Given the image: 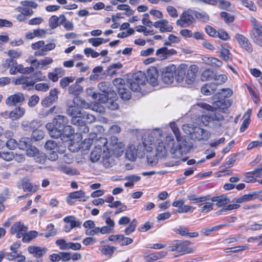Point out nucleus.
<instances>
[{
  "label": "nucleus",
  "instance_id": "f704fd0d",
  "mask_svg": "<svg viewBox=\"0 0 262 262\" xmlns=\"http://www.w3.org/2000/svg\"><path fill=\"white\" fill-rule=\"evenodd\" d=\"M108 94L94 93L93 98L100 103H105L108 102Z\"/></svg>",
  "mask_w": 262,
  "mask_h": 262
},
{
  "label": "nucleus",
  "instance_id": "2eb2a0df",
  "mask_svg": "<svg viewBox=\"0 0 262 262\" xmlns=\"http://www.w3.org/2000/svg\"><path fill=\"white\" fill-rule=\"evenodd\" d=\"M187 70V65L181 64L178 68L176 67V71L174 73V78L178 83L185 82V75Z\"/></svg>",
  "mask_w": 262,
  "mask_h": 262
},
{
  "label": "nucleus",
  "instance_id": "9d476101",
  "mask_svg": "<svg viewBox=\"0 0 262 262\" xmlns=\"http://www.w3.org/2000/svg\"><path fill=\"white\" fill-rule=\"evenodd\" d=\"M28 227L20 222L14 223L11 227L10 232L12 234H15L17 238L23 237L28 231Z\"/></svg>",
  "mask_w": 262,
  "mask_h": 262
},
{
  "label": "nucleus",
  "instance_id": "c03bdc74",
  "mask_svg": "<svg viewBox=\"0 0 262 262\" xmlns=\"http://www.w3.org/2000/svg\"><path fill=\"white\" fill-rule=\"evenodd\" d=\"M109 39H104L103 38H91L89 39V42L93 46L97 47L102 44L103 42H106L109 41Z\"/></svg>",
  "mask_w": 262,
  "mask_h": 262
},
{
  "label": "nucleus",
  "instance_id": "680f3d73",
  "mask_svg": "<svg viewBox=\"0 0 262 262\" xmlns=\"http://www.w3.org/2000/svg\"><path fill=\"white\" fill-rule=\"evenodd\" d=\"M56 244L60 250H68L69 242H67L64 239H58L56 241Z\"/></svg>",
  "mask_w": 262,
  "mask_h": 262
},
{
  "label": "nucleus",
  "instance_id": "9b49d317",
  "mask_svg": "<svg viewBox=\"0 0 262 262\" xmlns=\"http://www.w3.org/2000/svg\"><path fill=\"white\" fill-rule=\"evenodd\" d=\"M89 199V196L85 195V193L83 190H79L71 192L67 197V203L72 205L74 204L73 200H78L79 201L85 202Z\"/></svg>",
  "mask_w": 262,
  "mask_h": 262
},
{
  "label": "nucleus",
  "instance_id": "79ce46f5",
  "mask_svg": "<svg viewBox=\"0 0 262 262\" xmlns=\"http://www.w3.org/2000/svg\"><path fill=\"white\" fill-rule=\"evenodd\" d=\"M102 150L98 149L96 148L92 151L90 154V159L93 162L98 161L101 157Z\"/></svg>",
  "mask_w": 262,
  "mask_h": 262
},
{
  "label": "nucleus",
  "instance_id": "a211bd4d",
  "mask_svg": "<svg viewBox=\"0 0 262 262\" xmlns=\"http://www.w3.org/2000/svg\"><path fill=\"white\" fill-rule=\"evenodd\" d=\"M198 67L196 65H191L186 71L185 75V83L191 84L195 80Z\"/></svg>",
  "mask_w": 262,
  "mask_h": 262
},
{
  "label": "nucleus",
  "instance_id": "8fccbe9b",
  "mask_svg": "<svg viewBox=\"0 0 262 262\" xmlns=\"http://www.w3.org/2000/svg\"><path fill=\"white\" fill-rule=\"evenodd\" d=\"M167 254L166 251L156 252L148 256V259L151 260H156L165 256Z\"/></svg>",
  "mask_w": 262,
  "mask_h": 262
},
{
  "label": "nucleus",
  "instance_id": "473e14b6",
  "mask_svg": "<svg viewBox=\"0 0 262 262\" xmlns=\"http://www.w3.org/2000/svg\"><path fill=\"white\" fill-rule=\"evenodd\" d=\"M216 76L214 72L210 69L205 70L202 74L201 79L203 81L210 80L213 78L216 79Z\"/></svg>",
  "mask_w": 262,
  "mask_h": 262
},
{
  "label": "nucleus",
  "instance_id": "e2e57ef3",
  "mask_svg": "<svg viewBox=\"0 0 262 262\" xmlns=\"http://www.w3.org/2000/svg\"><path fill=\"white\" fill-rule=\"evenodd\" d=\"M75 133L74 129L68 124L65 126L63 129L62 130V135L66 137H69Z\"/></svg>",
  "mask_w": 262,
  "mask_h": 262
},
{
  "label": "nucleus",
  "instance_id": "09e8293b",
  "mask_svg": "<svg viewBox=\"0 0 262 262\" xmlns=\"http://www.w3.org/2000/svg\"><path fill=\"white\" fill-rule=\"evenodd\" d=\"M120 245H128L133 242L132 238L125 237L123 235L119 234L118 241Z\"/></svg>",
  "mask_w": 262,
  "mask_h": 262
},
{
  "label": "nucleus",
  "instance_id": "de8ad7c7",
  "mask_svg": "<svg viewBox=\"0 0 262 262\" xmlns=\"http://www.w3.org/2000/svg\"><path fill=\"white\" fill-rule=\"evenodd\" d=\"M16 64V61L12 58L6 59L2 65L4 68L11 69H14Z\"/></svg>",
  "mask_w": 262,
  "mask_h": 262
},
{
  "label": "nucleus",
  "instance_id": "5fc2aeb1",
  "mask_svg": "<svg viewBox=\"0 0 262 262\" xmlns=\"http://www.w3.org/2000/svg\"><path fill=\"white\" fill-rule=\"evenodd\" d=\"M126 158L130 161H134L136 158V151L135 150V147L132 148V147L127 149L125 153Z\"/></svg>",
  "mask_w": 262,
  "mask_h": 262
},
{
  "label": "nucleus",
  "instance_id": "0eeeda50",
  "mask_svg": "<svg viewBox=\"0 0 262 262\" xmlns=\"http://www.w3.org/2000/svg\"><path fill=\"white\" fill-rule=\"evenodd\" d=\"M191 243L188 241H177L169 247L170 250L171 251H177L181 253L182 254L191 253L194 251V250L190 246Z\"/></svg>",
  "mask_w": 262,
  "mask_h": 262
},
{
  "label": "nucleus",
  "instance_id": "4d7b16f0",
  "mask_svg": "<svg viewBox=\"0 0 262 262\" xmlns=\"http://www.w3.org/2000/svg\"><path fill=\"white\" fill-rule=\"evenodd\" d=\"M53 62V60L51 57H46L43 59L39 60V64H41L42 69H46L48 66L51 64Z\"/></svg>",
  "mask_w": 262,
  "mask_h": 262
},
{
  "label": "nucleus",
  "instance_id": "72a5a7b5",
  "mask_svg": "<svg viewBox=\"0 0 262 262\" xmlns=\"http://www.w3.org/2000/svg\"><path fill=\"white\" fill-rule=\"evenodd\" d=\"M18 147L21 150H25L31 144V139L29 138H21L17 143Z\"/></svg>",
  "mask_w": 262,
  "mask_h": 262
},
{
  "label": "nucleus",
  "instance_id": "e433bc0d",
  "mask_svg": "<svg viewBox=\"0 0 262 262\" xmlns=\"http://www.w3.org/2000/svg\"><path fill=\"white\" fill-rule=\"evenodd\" d=\"M75 80V77L73 76H67L62 78L59 82L60 86L62 89H66L69 85L70 83H72Z\"/></svg>",
  "mask_w": 262,
  "mask_h": 262
},
{
  "label": "nucleus",
  "instance_id": "13d9d810",
  "mask_svg": "<svg viewBox=\"0 0 262 262\" xmlns=\"http://www.w3.org/2000/svg\"><path fill=\"white\" fill-rule=\"evenodd\" d=\"M50 27L52 29H55L59 26V18L56 15L52 16L49 20Z\"/></svg>",
  "mask_w": 262,
  "mask_h": 262
},
{
  "label": "nucleus",
  "instance_id": "a19ab883",
  "mask_svg": "<svg viewBox=\"0 0 262 262\" xmlns=\"http://www.w3.org/2000/svg\"><path fill=\"white\" fill-rule=\"evenodd\" d=\"M44 136V132L42 130L36 128L33 130L31 137L34 141H39L43 139Z\"/></svg>",
  "mask_w": 262,
  "mask_h": 262
},
{
  "label": "nucleus",
  "instance_id": "6e6d98bb",
  "mask_svg": "<svg viewBox=\"0 0 262 262\" xmlns=\"http://www.w3.org/2000/svg\"><path fill=\"white\" fill-rule=\"evenodd\" d=\"M213 203L211 202H206L204 204L199 205L200 211L201 212H208L213 209Z\"/></svg>",
  "mask_w": 262,
  "mask_h": 262
},
{
  "label": "nucleus",
  "instance_id": "c9c22d12",
  "mask_svg": "<svg viewBox=\"0 0 262 262\" xmlns=\"http://www.w3.org/2000/svg\"><path fill=\"white\" fill-rule=\"evenodd\" d=\"M192 13L198 20L202 22L206 23L209 20V16L205 12H199L196 11H193Z\"/></svg>",
  "mask_w": 262,
  "mask_h": 262
},
{
  "label": "nucleus",
  "instance_id": "a878e982",
  "mask_svg": "<svg viewBox=\"0 0 262 262\" xmlns=\"http://www.w3.org/2000/svg\"><path fill=\"white\" fill-rule=\"evenodd\" d=\"M56 47V45L55 43H49L47 45L44 44L43 48H41L40 50H38L34 52V55L36 56H43L47 54V53L54 49Z\"/></svg>",
  "mask_w": 262,
  "mask_h": 262
},
{
  "label": "nucleus",
  "instance_id": "4468645a",
  "mask_svg": "<svg viewBox=\"0 0 262 262\" xmlns=\"http://www.w3.org/2000/svg\"><path fill=\"white\" fill-rule=\"evenodd\" d=\"M146 75V81H147L150 84L155 86L158 84V71L157 68L151 67L147 71Z\"/></svg>",
  "mask_w": 262,
  "mask_h": 262
},
{
  "label": "nucleus",
  "instance_id": "bb28decb",
  "mask_svg": "<svg viewBox=\"0 0 262 262\" xmlns=\"http://www.w3.org/2000/svg\"><path fill=\"white\" fill-rule=\"evenodd\" d=\"M29 252L36 257H40L45 254L47 251L46 248L37 246H29L28 248Z\"/></svg>",
  "mask_w": 262,
  "mask_h": 262
},
{
  "label": "nucleus",
  "instance_id": "39448f33",
  "mask_svg": "<svg viewBox=\"0 0 262 262\" xmlns=\"http://www.w3.org/2000/svg\"><path fill=\"white\" fill-rule=\"evenodd\" d=\"M89 104L81 100L79 97H75L73 101L68 104L67 113L68 115L74 117L82 114L79 107L87 108Z\"/></svg>",
  "mask_w": 262,
  "mask_h": 262
},
{
  "label": "nucleus",
  "instance_id": "4be33fe9",
  "mask_svg": "<svg viewBox=\"0 0 262 262\" xmlns=\"http://www.w3.org/2000/svg\"><path fill=\"white\" fill-rule=\"evenodd\" d=\"M46 127L49 135L52 138H58L62 135V129L55 126L54 124L51 122L48 123L46 125Z\"/></svg>",
  "mask_w": 262,
  "mask_h": 262
},
{
  "label": "nucleus",
  "instance_id": "58836bf2",
  "mask_svg": "<svg viewBox=\"0 0 262 262\" xmlns=\"http://www.w3.org/2000/svg\"><path fill=\"white\" fill-rule=\"evenodd\" d=\"M258 194L256 192H254L252 194H245L238 198H237L235 202L237 203H242L243 202L251 201L253 199L254 196Z\"/></svg>",
  "mask_w": 262,
  "mask_h": 262
},
{
  "label": "nucleus",
  "instance_id": "6ab92c4d",
  "mask_svg": "<svg viewBox=\"0 0 262 262\" xmlns=\"http://www.w3.org/2000/svg\"><path fill=\"white\" fill-rule=\"evenodd\" d=\"M51 123L62 130L64 128L65 126L69 124V119L64 115H58L53 118L52 122Z\"/></svg>",
  "mask_w": 262,
  "mask_h": 262
},
{
  "label": "nucleus",
  "instance_id": "864d4df0",
  "mask_svg": "<svg viewBox=\"0 0 262 262\" xmlns=\"http://www.w3.org/2000/svg\"><path fill=\"white\" fill-rule=\"evenodd\" d=\"M25 150H26L27 155L29 157H35L39 155L38 149L36 147L31 145V144Z\"/></svg>",
  "mask_w": 262,
  "mask_h": 262
},
{
  "label": "nucleus",
  "instance_id": "c756f323",
  "mask_svg": "<svg viewBox=\"0 0 262 262\" xmlns=\"http://www.w3.org/2000/svg\"><path fill=\"white\" fill-rule=\"evenodd\" d=\"M116 157L120 156L124 152V145L121 142L109 148Z\"/></svg>",
  "mask_w": 262,
  "mask_h": 262
},
{
  "label": "nucleus",
  "instance_id": "49530a36",
  "mask_svg": "<svg viewBox=\"0 0 262 262\" xmlns=\"http://www.w3.org/2000/svg\"><path fill=\"white\" fill-rule=\"evenodd\" d=\"M117 9L119 10L125 11V14L127 16H130L134 14V11L129 6L126 4L119 5L117 7Z\"/></svg>",
  "mask_w": 262,
  "mask_h": 262
},
{
  "label": "nucleus",
  "instance_id": "1a4fd4ad",
  "mask_svg": "<svg viewBox=\"0 0 262 262\" xmlns=\"http://www.w3.org/2000/svg\"><path fill=\"white\" fill-rule=\"evenodd\" d=\"M192 12H193V10L190 9L184 12L180 16V18L177 20V25L181 27H186L194 23L195 19Z\"/></svg>",
  "mask_w": 262,
  "mask_h": 262
},
{
  "label": "nucleus",
  "instance_id": "4c0bfd02",
  "mask_svg": "<svg viewBox=\"0 0 262 262\" xmlns=\"http://www.w3.org/2000/svg\"><path fill=\"white\" fill-rule=\"evenodd\" d=\"M232 94V91L229 89H227L226 90L225 89H222L221 92H219L216 93L214 96H213V99H216L217 98H220V97L224 99H226V98H228L230 97Z\"/></svg>",
  "mask_w": 262,
  "mask_h": 262
},
{
  "label": "nucleus",
  "instance_id": "2f4dec72",
  "mask_svg": "<svg viewBox=\"0 0 262 262\" xmlns=\"http://www.w3.org/2000/svg\"><path fill=\"white\" fill-rule=\"evenodd\" d=\"M63 221L66 223H69L73 228L75 227H79L81 226V222L77 220L74 216H68L63 219Z\"/></svg>",
  "mask_w": 262,
  "mask_h": 262
},
{
  "label": "nucleus",
  "instance_id": "052dcab7",
  "mask_svg": "<svg viewBox=\"0 0 262 262\" xmlns=\"http://www.w3.org/2000/svg\"><path fill=\"white\" fill-rule=\"evenodd\" d=\"M113 83L116 87L118 92H119V89H124V88H125V80L122 78H116L113 81Z\"/></svg>",
  "mask_w": 262,
  "mask_h": 262
},
{
  "label": "nucleus",
  "instance_id": "ddd939ff",
  "mask_svg": "<svg viewBox=\"0 0 262 262\" xmlns=\"http://www.w3.org/2000/svg\"><path fill=\"white\" fill-rule=\"evenodd\" d=\"M177 51L173 49H168L166 47H162L156 51V55L160 60H165L171 55L177 54Z\"/></svg>",
  "mask_w": 262,
  "mask_h": 262
},
{
  "label": "nucleus",
  "instance_id": "774afa93",
  "mask_svg": "<svg viewBox=\"0 0 262 262\" xmlns=\"http://www.w3.org/2000/svg\"><path fill=\"white\" fill-rule=\"evenodd\" d=\"M1 158L5 161H10L13 160L15 156L12 151H7L1 153Z\"/></svg>",
  "mask_w": 262,
  "mask_h": 262
},
{
  "label": "nucleus",
  "instance_id": "0e129e2a",
  "mask_svg": "<svg viewBox=\"0 0 262 262\" xmlns=\"http://www.w3.org/2000/svg\"><path fill=\"white\" fill-rule=\"evenodd\" d=\"M59 91L57 89H51L48 97L53 102H56L58 99V94Z\"/></svg>",
  "mask_w": 262,
  "mask_h": 262
},
{
  "label": "nucleus",
  "instance_id": "f3484780",
  "mask_svg": "<svg viewBox=\"0 0 262 262\" xmlns=\"http://www.w3.org/2000/svg\"><path fill=\"white\" fill-rule=\"evenodd\" d=\"M235 38L243 49L249 53H251L253 51L252 46L246 37L242 34L237 33L235 35Z\"/></svg>",
  "mask_w": 262,
  "mask_h": 262
},
{
  "label": "nucleus",
  "instance_id": "603ef678",
  "mask_svg": "<svg viewBox=\"0 0 262 262\" xmlns=\"http://www.w3.org/2000/svg\"><path fill=\"white\" fill-rule=\"evenodd\" d=\"M137 221L135 219L130 223L129 226L125 229L124 232L126 235H129L133 232L137 226Z\"/></svg>",
  "mask_w": 262,
  "mask_h": 262
},
{
  "label": "nucleus",
  "instance_id": "f03ea898",
  "mask_svg": "<svg viewBox=\"0 0 262 262\" xmlns=\"http://www.w3.org/2000/svg\"><path fill=\"white\" fill-rule=\"evenodd\" d=\"M183 129L187 134L191 135L192 139L199 141L207 140L210 137L207 130L193 124L184 125Z\"/></svg>",
  "mask_w": 262,
  "mask_h": 262
},
{
  "label": "nucleus",
  "instance_id": "37998d69",
  "mask_svg": "<svg viewBox=\"0 0 262 262\" xmlns=\"http://www.w3.org/2000/svg\"><path fill=\"white\" fill-rule=\"evenodd\" d=\"M118 93L121 99L124 100H128L131 98V94L129 91L125 88L124 89H119Z\"/></svg>",
  "mask_w": 262,
  "mask_h": 262
},
{
  "label": "nucleus",
  "instance_id": "dca6fc26",
  "mask_svg": "<svg viewBox=\"0 0 262 262\" xmlns=\"http://www.w3.org/2000/svg\"><path fill=\"white\" fill-rule=\"evenodd\" d=\"M25 101L24 94L17 93L7 97L6 103L9 106H14L17 104H21Z\"/></svg>",
  "mask_w": 262,
  "mask_h": 262
},
{
  "label": "nucleus",
  "instance_id": "cd10ccee",
  "mask_svg": "<svg viewBox=\"0 0 262 262\" xmlns=\"http://www.w3.org/2000/svg\"><path fill=\"white\" fill-rule=\"evenodd\" d=\"M25 112V110L23 107H16L9 113V117L12 120H16L21 117L24 115Z\"/></svg>",
  "mask_w": 262,
  "mask_h": 262
},
{
  "label": "nucleus",
  "instance_id": "a18cd8bd",
  "mask_svg": "<svg viewBox=\"0 0 262 262\" xmlns=\"http://www.w3.org/2000/svg\"><path fill=\"white\" fill-rule=\"evenodd\" d=\"M37 236V232L35 231H31L25 234L23 237V241L25 243H28Z\"/></svg>",
  "mask_w": 262,
  "mask_h": 262
},
{
  "label": "nucleus",
  "instance_id": "6e6552de",
  "mask_svg": "<svg viewBox=\"0 0 262 262\" xmlns=\"http://www.w3.org/2000/svg\"><path fill=\"white\" fill-rule=\"evenodd\" d=\"M176 70V66L173 64H170L162 70L161 76L162 81L165 84L172 83L175 79L174 73Z\"/></svg>",
  "mask_w": 262,
  "mask_h": 262
},
{
  "label": "nucleus",
  "instance_id": "b1692460",
  "mask_svg": "<svg viewBox=\"0 0 262 262\" xmlns=\"http://www.w3.org/2000/svg\"><path fill=\"white\" fill-rule=\"evenodd\" d=\"M217 86L216 83L205 84L202 87L201 92L205 95H210L216 90Z\"/></svg>",
  "mask_w": 262,
  "mask_h": 262
},
{
  "label": "nucleus",
  "instance_id": "bf43d9fd",
  "mask_svg": "<svg viewBox=\"0 0 262 262\" xmlns=\"http://www.w3.org/2000/svg\"><path fill=\"white\" fill-rule=\"evenodd\" d=\"M98 87L100 91H101L103 93L108 94L111 92V89L109 87L108 82L105 81L100 82L98 84Z\"/></svg>",
  "mask_w": 262,
  "mask_h": 262
},
{
  "label": "nucleus",
  "instance_id": "aec40b11",
  "mask_svg": "<svg viewBox=\"0 0 262 262\" xmlns=\"http://www.w3.org/2000/svg\"><path fill=\"white\" fill-rule=\"evenodd\" d=\"M154 26L155 28H159L161 32H171L173 29L172 26L169 25V22L166 19H162L155 22L154 24Z\"/></svg>",
  "mask_w": 262,
  "mask_h": 262
},
{
  "label": "nucleus",
  "instance_id": "f8f14e48",
  "mask_svg": "<svg viewBox=\"0 0 262 262\" xmlns=\"http://www.w3.org/2000/svg\"><path fill=\"white\" fill-rule=\"evenodd\" d=\"M42 125L41 120L33 119L32 120H23L21 123V128L25 131L31 132L36 128H39Z\"/></svg>",
  "mask_w": 262,
  "mask_h": 262
},
{
  "label": "nucleus",
  "instance_id": "7ed1b4c3",
  "mask_svg": "<svg viewBox=\"0 0 262 262\" xmlns=\"http://www.w3.org/2000/svg\"><path fill=\"white\" fill-rule=\"evenodd\" d=\"M177 140L178 143L177 144L171 143L172 146L170 150L173 157L176 158H180L183 155L188 153L192 146V143L186 141V139L180 140L178 138Z\"/></svg>",
  "mask_w": 262,
  "mask_h": 262
},
{
  "label": "nucleus",
  "instance_id": "338daca9",
  "mask_svg": "<svg viewBox=\"0 0 262 262\" xmlns=\"http://www.w3.org/2000/svg\"><path fill=\"white\" fill-rule=\"evenodd\" d=\"M116 247L108 245L104 246L101 250V252L105 255H111L116 250Z\"/></svg>",
  "mask_w": 262,
  "mask_h": 262
},
{
  "label": "nucleus",
  "instance_id": "69168bd1",
  "mask_svg": "<svg viewBox=\"0 0 262 262\" xmlns=\"http://www.w3.org/2000/svg\"><path fill=\"white\" fill-rule=\"evenodd\" d=\"M208 63L211 66L220 67L222 66L223 62L221 60L214 57H209L207 60Z\"/></svg>",
  "mask_w": 262,
  "mask_h": 262
},
{
  "label": "nucleus",
  "instance_id": "423d86ee",
  "mask_svg": "<svg viewBox=\"0 0 262 262\" xmlns=\"http://www.w3.org/2000/svg\"><path fill=\"white\" fill-rule=\"evenodd\" d=\"M146 82L145 74L140 71L135 73L132 79H128L127 84L130 89L134 92H139L140 90V85H144Z\"/></svg>",
  "mask_w": 262,
  "mask_h": 262
},
{
  "label": "nucleus",
  "instance_id": "412c9836",
  "mask_svg": "<svg viewBox=\"0 0 262 262\" xmlns=\"http://www.w3.org/2000/svg\"><path fill=\"white\" fill-rule=\"evenodd\" d=\"M21 4L24 6L23 13L26 16H31L34 13L33 11L30 9L29 7L36 8L38 6V5L36 3L31 1H22L21 2Z\"/></svg>",
  "mask_w": 262,
  "mask_h": 262
},
{
  "label": "nucleus",
  "instance_id": "5701e85b",
  "mask_svg": "<svg viewBox=\"0 0 262 262\" xmlns=\"http://www.w3.org/2000/svg\"><path fill=\"white\" fill-rule=\"evenodd\" d=\"M156 149L157 157L162 158L166 155L167 147L161 140H157Z\"/></svg>",
  "mask_w": 262,
  "mask_h": 262
},
{
  "label": "nucleus",
  "instance_id": "20e7f679",
  "mask_svg": "<svg viewBox=\"0 0 262 262\" xmlns=\"http://www.w3.org/2000/svg\"><path fill=\"white\" fill-rule=\"evenodd\" d=\"M250 21L252 25L249 32L250 37L254 43L262 47V26L254 17L251 16Z\"/></svg>",
  "mask_w": 262,
  "mask_h": 262
},
{
  "label": "nucleus",
  "instance_id": "393cba45",
  "mask_svg": "<svg viewBox=\"0 0 262 262\" xmlns=\"http://www.w3.org/2000/svg\"><path fill=\"white\" fill-rule=\"evenodd\" d=\"M211 200L212 202H215V205L219 207L227 205L230 202L229 199L225 194L214 196Z\"/></svg>",
  "mask_w": 262,
  "mask_h": 262
},
{
  "label": "nucleus",
  "instance_id": "c85d7f7f",
  "mask_svg": "<svg viewBox=\"0 0 262 262\" xmlns=\"http://www.w3.org/2000/svg\"><path fill=\"white\" fill-rule=\"evenodd\" d=\"M189 201H193L194 203L204 202L210 199L209 195L199 197L197 195L193 193H190L187 196Z\"/></svg>",
  "mask_w": 262,
  "mask_h": 262
},
{
  "label": "nucleus",
  "instance_id": "ea45409f",
  "mask_svg": "<svg viewBox=\"0 0 262 262\" xmlns=\"http://www.w3.org/2000/svg\"><path fill=\"white\" fill-rule=\"evenodd\" d=\"M94 142L95 148L102 150V147L106 145L107 140L104 137H100L99 139H96Z\"/></svg>",
  "mask_w": 262,
  "mask_h": 262
},
{
  "label": "nucleus",
  "instance_id": "f257e3e1",
  "mask_svg": "<svg viewBox=\"0 0 262 262\" xmlns=\"http://www.w3.org/2000/svg\"><path fill=\"white\" fill-rule=\"evenodd\" d=\"M214 100L215 101L212 105L204 102H199L194 105V107L199 106L209 111L207 114L203 115L201 118V122L204 125L216 130H221V128L223 127L225 119L221 110L229 107L231 103L230 100L220 97V98H217Z\"/></svg>",
  "mask_w": 262,
  "mask_h": 262
},
{
  "label": "nucleus",
  "instance_id": "3c124183",
  "mask_svg": "<svg viewBox=\"0 0 262 262\" xmlns=\"http://www.w3.org/2000/svg\"><path fill=\"white\" fill-rule=\"evenodd\" d=\"M81 116L82 119L84 123H91L94 122L96 120V118L94 115L86 113L85 112L82 113Z\"/></svg>",
  "mask_w": 262,
  "mask_h": 262
},
{
  "label": "nucleus",
  "instance_id": "7c9ffc66",
  "mask_svg": "<svg viewBox=\"0 0 262 262\" xmlns=\"http://www.w3.org/2000/svg\"><path fill=\"white\" fill-rule=\"evenodd\" d=\"M82 91V86L77 83L72 84L68 89L69 93L74 95H79Z\"/></svg>",
  "mask_w": 262,
  "mask_h": 262
}]
</instances>
